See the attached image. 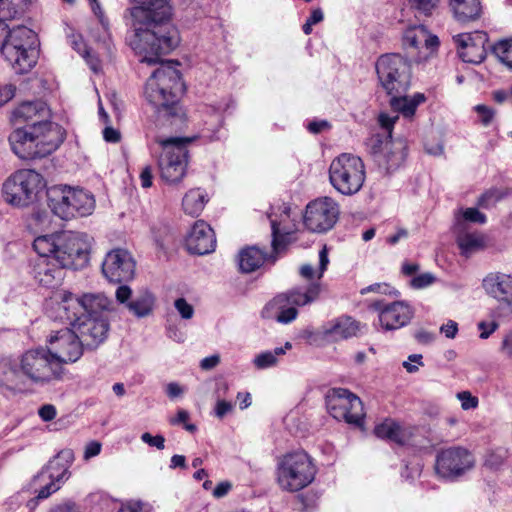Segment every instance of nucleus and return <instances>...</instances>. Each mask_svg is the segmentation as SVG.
<instances>
[{"instance_id": "nucleus-16", "label": "nucleus", "mask_w": 512, "mask_h": 512, "mask_svg": "<svg viewBox=\"0 0 512 512\" xmlns=\"http://www.w3.org/2000/svg\"><path fill=\"white\" fill-rule=\"evenodd\" d=\"M367 146L378 166L388 173L401 167L407 156V143L403 139L375 134L368 139Z\"/></svg>"}, {"instance_id": "nucleus-57", "label": "nucleus", "mask_w": 512, "mask_h": 512, "mask_svg": "<svg viewBox=\"0 0 512 512\" xmlns=\"http://www.w3.org/2000/svg\"><path fill=\"white\" fill-rule=\"evenodd\" d=\"M49 512H84L79 505L71 500L53 506Z\"/></svg>"}, {"instance_id": "nucleus-21", "label": "nucleus", "mask_w": 512, "mask_h": 512, "mask_svg": "<svg viewBox=\"0 0 512 512\" xmlns=\"http://www.w3.org/2000/svg\"><path fill=\"white\" fill-rule=\"evenodd\" d=\"M104 276L114 283L129 281L135 274V261L124 249H114L106 254L102 263Z\"/></svg>"}, {"instance_id": "nucleus-49", "label": "nucleus", "mask_w": 512, "mask_h": 512, "mask_svg": "<svg viewBox=\"0 0 512 512\" xmlns=\"http://www.w3.org/2000/svg\"><path fill=\"white\" fill-rule=\"evenodd\" d=\"M456 398L460 401L463 410H472L478 407V398L469 391L458 392Z\"/></svg>"}, {"instance_id": "nucleus-5", "label": "nucleus", "mask_w": 512, "mask_h": 512, "mask_svg": "<svg viewBox=\"0 0 512 512\" xmlns=\"http://www.w3.org/2000/svg\"><path fill=\"white\" fill-rule=\"evenodd\" d=\"M36 42V34L26 26L6 30L0 52L15 73H27L35 66L38 59Z\"/></svg>"}, {"instance_id": "nucleus-4", "label": "nucleus", "mask_w": 512, "mask_h": 512, "mask_svg": "<svg viewBox=\"0 0 512 512\" xmlns=\"http://www.w3.org/2000/svg\"><path fill=\"white\" fill-rule=\"evenodd\" d=\"M56 129L45 126H16L9 135L12 151L22 160L43 158L59 146Z\"/></svg>"}, {"instance_id": "nucleus-26", "label": "nucleus", "mask_w": 512, "mask_h": 512, "mask_svg": "<svg viewBox=\"0 0 512 512\" xmlns=\"http://www.w3.org/2000/svg\"><path fill=\"white\" fill-rule=\"evenodd\" d=\"M403 45L407 49L417 51L415 61L421 62L427 60L437 50L439 39L430 34L423 25H418L406 29L403 35Z\"/></svg>"}, {"instance_id": "nucleus-41", "label": "nucleus", "mask_w": 512, "mask_h": 512, "mask_svg": "<svg viewBox=\"0 0 512 512\" xmlns=\"http://www.w3.org/2000/svg\"><path fill=\"white\" fill-rule=\"evenodd\" d=\"M374 434L381 439H386L397 444H403L405 436L402 428L392 419H385L374 428Z\"/></svg>"}, {"instance_id": "nucleus-56", "label": "nucleus", "mask_w": 512, "mask_h": 512, "mask_svg": "<svg viewBox=\"0 0 512 512\" xmlns=\"http://www.w3.org/2000/svg\"><path fill=\"white\" fill-rule=\"evenodd\" d=\"M88 1L90 3L92 11L94 12V14L99 19V22H100L102 28L105 31H108V29H109V22H108L107 18L104 16V12H103V10H102L98 0H88Z\"/></svg>"}, {"instance_id": "nucleus-15", "label": "nucleus", "mask_w": 512, "mask_h": 512, "mask_svg": "<svg viewBox=\"0 0 512 512\" xmlns=\"http://www.w3.org/2000/svg\"><path fill=\"white\" fill-rule=\"evenodd\" d=\"M59 310L63 312L77 311L78 316L106 317L105 314L115 311L113 301L104 293H85L75 296L73 293L63 291Z\"/></svg>"}, {"instance_id": "nucleus-14", "label": "nucleus", "mask_w": 512, "mask_h": 512, "mask_svg": "<svg viewBox=\"0 0 512 512\" xmlns=\"http://www.w3.org/2000/svg\"><path fill=\"white\" fill-rule=\"evenodd\" d=\"M476 458L465 447L451 446L441 449L435 460L436 475L446 481H456L474 469Z\"/></svg>"}, {"instance_id": "nucleus-39", "label": "nucleus", "mask_w": 512, "mask_h": 512, "mask_svg": "<svg viewBox=\"0 0 512 512\" xmlns=\"http://www.w3.org/2000/svg\"><path fill=\"white\" fill-rule=\"evenodd\" d=\"M265 312L268 317H274L275 320L282 324H288L296 319L298 311L287 301L275 303V298L266 306Z\"/></svg>"}, {"instance_id": "nucleus-11", "label": "nucleus", "mask_w": 512, "mask_h": 512, "mask_svg": "<svg viewBox=\"0 0 512 512\" xmlns=\"http://www.w3.org/2000/svg\"><path fill=\"white\" fill-rule=\"evenodd\" d=\"M366 179L364 162L359 156L342 153L329 166V181L332 187L344 196L357 194Z\"/></svg>"}, {"instance_id": "nucleus-59", "label": "nucleus", "mask_w": 512, "mask_h": 512, "mask_svg": "<svg viewBox=\"0 0 512 512\" xmlns=\"http://www.w3.org/2000/svg\"><path fill=\"white\" fill-rule=\"evenodd\" d=\"M16 92V87L13 84L0 85V107L10 101Z\"/></svg>"}, {"instance_id": "nucleus-2", "label": "nucleus", "mask_w": 512, "mask_h": 512, "mask_svg": "<svg viewBox=\"0 0 512 512\" xmlns=\"http://www.w3.org/2000/svg\"><path fill=\"white\" fill-rule=\"evenodd\" d=\"M91 245L88 234L74 231L38 236L33 242L39 256H52L55 262L75 270L88 264Z\"/></svg>"}, {"instance_id": "nucleus-37", "label": "nucleus", "mask_w": 512, "mask_h": 512, "mask_svg": "<svg viewBox=\"0 0 512 512\" xmlns=\"http://www.w3.org/2000/svg\"><path fill=\"white\" fill-rule=\"evenodd\" d=\"M400 95L401 94L390 95V105L395 111L401 113L406 118L412 117L415 114L417 107L426 100L423 93H415L412 96Z\"/></svg>"}, {"instance_id": "nucleus-19", "label": "nucleus", "mask_w": 512, "mask_h": 512, "mask_svg": "<svg viewBox=\"0 0 512 512\" xmlns=\"http://www.w3.org/2000/svg\"><path fill=\"white\" fill-rule=\"evenodd\" d=\"M60 317L72 325L83 344L89 348L98 347L107 338L109 322L106 317L78 316L74 310L63 312Z\"/></svg>"}, {"instance_id": "nucleus-50", "label": "nucleus", "mask_w": 512, "mask_h": 512, "mask_svg": "<svg viewBox=\"0 0 512 512\" xmlns=\"http://www.w3.org/2000/svg\"><path fill=\"white\" fill-rule=\"evenodd\" d=\"M175 309L180 314L182 319H191L194 315V308L189 304L185 298H178L174 302Z\"/></svg>"}, {"instance_id": "nucleus-29", "label": "nucleus", "mask_w": 512, "mask_h": 512, "mask_svg": "<svg viewBox=\"0 0 512 512\" xmlns=\"http://www.w3.org/2000/svg\"><path fill=\"white\" fill-rule=\"evenodd\" d=\"M186 247L190 253L205 255L213 252L216 237L213 229L204 221H197L186 237Z\"/></svg>"}, {"instance_id": "nucleus-36", "label": "nucleus", "mask_w": 512, "mask_h": 512, "mask_svg": "<svg viewBox=\"0 0 512 512\" xmlns=\"http://www.w3.org/2000/svg\"><path fill=\"white\" fill-rule=\"evenodd\" d=\"M449 6L460 22L473 21L481 15L480 0H449Z\"/></svg>"}, {"instance_id": "nucleus-44", "label": "nucleus", "mask_w": 512, "mask_h": 512, "mask_svg": "<svg viewBox=\"0 0 512 512\" xmlns=\"http://www.w3.org/2000/svg\"><path fill=\"white\" fill-rule=\"evenodd\" d=\"M328 264V249L324 245L319 251V265L317 270L315 271L310 264H304L300 267V275L307 280H311L315 277L317 279H321L324 275V272L327 270Z\"/></svg>"}, {"instance_id": "nucleus-35", "label": "nucleus", "mask_w": 512, "mask_h": 512, "mask_svg": "<svg viewBox=\"0 0 512 512\" xmlns=\"http://www.w3.org/2000/svg\"><path fill=\"white\" fill-rule=\"evenodd\" d=\"M457 234L456 242L465 257L484 249L485 237L479 232H468L467 230H454Z\"/></svg>"}, {"instance_id": "nucleus-8", "label": "nucleus", "mask_w": 512, "mask_h": 512, "mask_svg": "<svg viewBox=\"0 0 512 512\" xmlns=\"http://www.w3.org/2000/svg\"><path fill=\"white\" fill-rule=\"evenodd\" d=\"M192 141L188 137H157L155 142L162 151L157 159L161 179L169 184L180 183L187 173L189 162L188 144Z\"/></svg>"}, {"instance_id": "nucleus-13", "label": "nucleus", "mask_w": 512, "mask_h": 512, "mask_svg": "<svg viewBox=\"0 0 512 512\" xmlns=\"http://www.w3.org/2000/svg\"><path fill=\"white\" fill-rule=\"evenodd\" d=\"M72 452L62 451L33 478L36 500H44L57 492L69 479V467L72 462Z\"/></svg>"}, {"instance_id": "nucleus-25", "label": "nucleus", "mask_w": 512, "mask_h": 512, "mask_svg": "<svg viewBox=\"0 0 512 512\" xmlns=\"http://www.w3.org/2000/svg\"><path fill=\"white\" fill-rule=\"evenodd\" d=\"M459 57L467 63L479 64L486 57L488 35L484 31L462 33L453 37Z\"/></svg>"}, {"instance_id": "nucleus-7", "label": "nucleus", "mask_w": 512, "mask_h": 512, "mask_svg": "<svg viewBox=\"0 0 512 512\" xmlns=\"http://www.w3.org/2000/svg\"><path fill=\"white\" fill-rule=\"evenodd\" d=\"M23 378L36 386H47L62 381L65 369L46 347L31 348L19 356Z\"/></svg>"}, {"instance_id": "nucleus-30", "label": "nucleus", "mask_w": 512, "mask_h": 512, "mask_svg": "<svg viewBox=\"0 0 512 512\" xmlns=\"http://www.w3.org/2000/svg\"><path fill=\"white\" fill-rule=\"evenodd\" d=\"M66 268L55 262L52 256H40L34 265V278L44 287L55 288L63 281Z\"/></svg>"}, {"instance_id": "nucleus-53", "label": "nucleus", "mask_w": 512, "mask_h": 512, "mask_svg": "<svg viewBox=\"0 0 512 512\" xmlns=\"http://www.w3.org/2000/svg\"><path fill=\"white\" fill-rule=\"evenodd\" d=\"M141 440L151 446L156 447L159 450H163L165 448V438L162 435L153 436L148 432H145L141 435Z\"/></svg>"}, {"instance_id": "nucleus-43", "label": "nucleus", "mask_w": 512, "mask_h": 512, "mask_svg": "<svg viewBox=\"0 0 512 512\" xmlns=\"http://www.w3.org/2000/svg\"><path fill=\"white\" fill-rule=\"evenodd\" d=\"M291 348L292 344L286 342L283 347H276L274 350L261 352L254 357L253 364L259 370L274 367L278 363V357L284 355Z\"/></svg>"}, {"instance_id": "nucleus-27", "label": "nucleus", "mask_w": 512, "mask_h": 512, "mask_svg": "<svg viewBox=\"0 0 512 512\" xmlns=\"http://www.w3.org/2000/svg\"><path fill=\"white\" fill-rule=\"evenodd\" d=\"M133 291L128 285H120L115 291V298L119 304L125 305L130 313L138 318L148 316L154 308L155 297L146 290H140L134 297Z\"/></svg>"}, {"instance_id": "nucleus-6", "label": "nucleus", "mask_w": 512, "mask_h": 512, "mask_svg": "<svg viewBox=\"0 0 512 512\" xmlns=\"http://www.w3.org/2000/svg\"><path fill=\"white\" fill-rule=\"evenodd\" d=\"M47 202L52 213L65 221L88 216L95 209V199L90 192L68 185L48 188Z\"/></svg>"}, {"instance_id": "nucleus-58", "label": "nucleus", "mask_w": 512, "mask_h": 512, "mask_svg": "<svg viewBox=\"0 0 512 512\" xmlns=\"http://www.w3.org/2000/svg\"><path fill=\"white\" fill-rule=\"evenodd\" d=\"M398 119L397 116L395 117H392V116H389L388 114H380L379 115V124L381 125L382 128H384L387 132V135H381L382 137H389V138H392L391 137V132H392V128H393V125L395 123V121Z\"/></svg>"}, {"instance_id": "nucleus-42", "label": "nucleus", "mask_w": 512, "mask_h": 512, "mask_svg": "<svg viewBox=\"0 0 512 512\" xmlns=\"http://www.w3.org/2000/svg\"><path fill=\"white\" fill-rule=\"evenodd\" d=\"M487 217L477 208L459 209L454 214V230H467V222L485 224Z\"/></svg>"}, {"instance_id": "nucleus-34", "label": "nucleus", "mask_w": 512, "mask_h": 512, "mask_svg": "<svg viewBox=\"0 0 512 512\" xmlns=\"http://www.w3.org/2000/svg\"><path fill=\"white\" fill-rule=\"evenodd\" d=\"M268 255L257 246L246 247L238 254V265L241 272L251 273L260 268L267 260Z\"/></svg>"}, {"instance_id": "nucleus-33", "label": "nucleus", "mask_w": 512, "mask_h": 512, "mask_svg": "<svg viewBox=\"0 0 512 512\" xmlns=\"http://www.w3.org/2000/svg\"><path fill=\"white\" fill-rule=\"evenodd\" d=\"M321 285L319 283H311L304 290L293 289L287 293L280 294L275 297V303L287 301L290 305L305 306L314 302L320 295Z\"/></svg>"}, {"instance_id": "nucleus-45", "label": "nucleus", "mask_w": 512, "mask_h": 512, "mask_svg": "<svg viewBox=\"0 0 512 512\" xmlns=\"http://www.w3.org/2000/svg\"><path fill=\"white\" fill-rule=\"evenodd\" d=\"M29 0H0V19L11 20L21 16Z\"/></svg>"}, {"instance_id": "nucleus-61", "label": "nucleus", "mask_w": 512, "mask_h": 512, "mask_svg": "<svg viewBox=\"0 0 512 512\" xmlns=\"http://www.w3.org/2000/svg\"><path fill=\"white\" fill-rule=\"evenodd\" d=\"M38 414L43 421H51L56 417V408L51 404L43 405Z\"/></svg>"}, {"instance_id": "nucleus-60", "label": "nucleus", "mask_w": 512, "mask_h": 512, "mask_svg": "<svg viewBox=\"0 0 512 512\" xmlns=\"http://www.w3.org/2000/svg\"><path fill=\"white\" fill-rule=\"evenodd\" d=\"M440 331L447 338L454 339L458 332V324L453 320H449L440 327Z\"/></svg>"}, {"instance_id": "nucleus-22", "label": "nucleus", "mask_w": 512, "mask_h": 512, "mask_svg": "<svg viewBox=\"0 0 512 512\" xmlns=\"http://www.w3.org/2000/svg\"><path fill=\"white\" fill-rule=\"evenodd\" d=\"M371 308L378 312L379 323L382 329L396 330L406 326L413 316L411 307L401 301L385 304L383 301H375Z\"/></svg>"}, {"instance_id": "nucleus-10", "label": "nucleus", "mask_w": 512, "mask_h": 512, "mask_svg": "<svg viewBox=\"0 0 512 512\" xmlns=\"http://www.w3.org/2000/svg\"><path fill=\"white\" fill-rule=\"evenodd\" d=\"M46 180L34 169H19L3 183L4 200L11 206L24 208L35 203L46 188Z\"/></svg>"}, {"instance_id": "nucleus-20", "label": "nucleus", "mask_w": 512, "mask_h": 512, "mask_svg": "<svg viewBox=\"0 0 512 512\" xmlns=\"http://www.w3.org/2000/svg\"><path fill=\"white\" fill-rule=\"evenodd\" d=\"M47 342L49 346L46 348L62 366L76 362L83 354L84 344L74 329L66 328L57 331L48 338Z\"/></svg>"}, {"instance_id": "nucleus-18", "label": "nucleus", "mask_w": 512, "mask_h": 512, "mask_svg": "<svg viewBox=\"0 0 512 512\" xmlns=\"http://www.w3.org/2000/svg\"><path fill=\"white\" fill-rule=\"evenodd\" d=\"M329 414L339 421L360 426L364 419L363 404L358 396L344 388H334L326 396Z\"/></svg>"}, {"instance_id": "nucleus-28", "label": "nucleus", "mask_w": 512, "mask_h": 512, "mask_svg": "<svg viewBox=\"0 0 512 512\" xmlns=\"http://www.w3.org/2000/svg\"><path fill=\"white\" fill-rule=\"evenodd\" d=\"M486 295L498 303L512 307V275L502 272H490L482 280Z\"/></svg>"}, {"instance_id": "nucleus-12", "label": "nucleus", "mask_w": 512, "mask_h": 512, "mask_svg": "<svg viewBox=\"0 0 512 512\" xmlns=\"http://www.w3.org/2000/svg\"><path fill=\"white\" fill-rule=\"evenodd\" d=\"M378 80L388 95L405 93L411 83L409 62L399 54H385L376 65Z\"/></svg>"}, {"instance_id": "nucleus-62", "label": "nucleus", "mask_w": 512, "mask_h": 512, "mask_svg": "<svg viewBox=\"0 0 512 512\" xmlns=\"http://www.w3.org/2000/svg\"><path fill=\"white\" fill-rule=\"evenodd\" d=\"M233 404L225 400H218L215 406V414L218 418H223L227 413L231 412Z\"/></svg>"}, {"instance_id": "nucleus-17", "label": "nucleus", "mask_w": 512, "mask_h": 512, "mask_svg": "<svg viewBox=\"0 0 512 512\" xmlns=\"http://www.w3.org/2000/svg\"><path fill=\"white\" fill-rule=\"evenodd\" d=\"M340 207L331 197H319L310 201L303 214L305 228L313 233H326L337 223Z\"/></svg>"}, {"instance_id": "nucleus-46", "label": "nucleus", "mask_w": 512, "mask_h": 512, "mask_svg": "<svg viewBox=\"0 0 512 512\" xmlns=\"http://www.w3.org/2000/svg\"><path fill=\"white\" fill-rule=\"evenodd\" d=\"M495 56L512 71V39L500 40L492 46Z\"/></svg>"}, {"instance_id": "nucleus-55", "label": "nucleus", "mask_w": 512, "mask_h": 512, "mask_svg": "<svg viewBox=\"0 0 512 512\" xmlns=\"http://www.w3.org/2000/svg\"><path fill=\"white\" fill-rule=\"evenodd\" d=\"M82 57L85 59L86 63L89 65L90 69L97 73L101 69V62L96 54H94L88 47H84V54Z\"/></svg>"}, {"instance_id": "nucleus-1", "label": "nucleus", "mask_w": 512, "mask_h": 512, "mask_svg": "<svg viewBox=\"0 0 512 512\" xmlns=\"http://www.w3.org/2000/svg\"><path fill=\"white\" fill-rule=\"evenodd\" d=\"M138 3L128 10L127 24L133 29L132 49L141 62L156 64L160 56L175 49L179 32L169 23L172 7L169 0H132Z\"/></svg>"}, {"instance_id": "nucleus-31", "label": "nucleus", "mask_w": 512, "mask_h": 512, "mask_svg": "<svg viewBox=\"0 0 512 512\" xmlns=\"http://www.w3.org/2000/svg\"><path fill=\"white\" fill-rule=\"evenodd\" d=\"M272 230V249L275 254L283 251L295 231V224L291 223L290 208L284 206L279 218L269 215Z\"/></svg>"}, {"instance_id": "nucleus-51", "label": "nucleus", "mask_w": 512, "mask_h": 512, "mask_svg": "<svg viewBox=\"0 0 512 512\" xmlns=\"http://www.w3.org/2000/svg\"><path fill=\"white\" fill-rule=\"evenodd\" d=\"M402 366L408 373H416L420 367L424 366L423 357L421 354H411L402 363Z\"/></svg>"}, {"instance_id": "nucleus-23", "label": "nucleus", "mask_w": 512, "mask_h": 512, "mask_svg": "<svg viewBox=\"0 0 512 512\" xmlns=\"http://www.w3.org/2000/svg\"><path fill=\"white\" fill-rule=\"evenodd\" d=\"M49 116L50 111L45 102L25 101L13 110L11 121L15 126H45L47 129H55L48 120Z\"/></svg>"}, {"instance_id": "nucleus-63", "label": "nucleus", "mask_w": 512, "mask_h": 512, "mask_svg": "<svg viewBox=\"0 0 512 512\" xmlns=\"http://www.w3.org/2000/svg\"><path fill=\"white\" fill-rule=\"evenodd\" d=\"M118 512H148L140 501H129L122 505Z\"/></svg>"}, {"instance_id": "nucleus-3", "label": "nucleus", "mask_w": 512, "mask_h": 512, "mask_svg": "<svg viewBox=\"0 0 512 512\" xmlns=\"http://www.w3.org/2000/svg\"><path fill=\"white\" fill-rule=\"evenodd\" d=\"M184 84L178 69L170 64H162L148 78L144 87V97L157 110H165L170 116L180 111L179 95Z\"/></svg>"}, {"instance_id": "nucleus-48", "label": "nucleus", "mask_w": 512, "mask_h": 512, "mask_svg": "<svg viewBox=\"0 0 512 512\" xmlns=\"http://www.w3.org/2000/svg\"><path fill=\"white\" fill-rule=\"evenodd\" d=\"M502 198V194L498 189H489L477 200V205L484 209H489L493 207L500 199Z\"/></svg>"}, {"instance_id": "nucleus-38", "label": "nucleus", "mask_w": 512, "mask_h": 512, "mask_svg": "<svg viewBox=\"0 0 512 512\" xmlns=\"http://www.w3.org/2000/svg\"><path fill=\"white\" fill-rule=\"evenodd\" d=\"M208 202L207 193L200 189H191L183 197L182 206L186 214L198 216Z\"/></svg>"}, {"instance_id": "nucleus-54", "label": "nucleus", "mask_w": 512, "mask_h": 512, "mask_svg": "<svg viewBox=\"0 0 512 512\" xmlns=\"http://www.w3.org/2000/svg\"><path fill=\"white\" fill-rule=\"evenodd\" d=\"M474 110L476 111V113L479 116L480 121L484 125H489L491 123V121L494 117V111L492 108H490L486 105H483V104H479L474 107Z\"/></svg>"}, {"instance_id": "nucleus-9", "label": "nucleus", "mask_w": 512, "mask_h": 512, "mask_svg": "<svg viewBox=\"0 0 512 512\" xmlns=\"http://www.w3.org/2000/svg\"><path fill=\"white\" fill-rule=\"evenodd\" d=\"M316 473L312 458L304 451L285 454L276 468L277 483L288 492H297L310 485Z\"/></svg>"}, {"instance_id": "nucleus-52", "label": "nucleus", "mask_w": 512, "mask_h": 512, "mask_svg": "<svg viewBox=\"0 0 512 512\" xmlns=\"http://www.w3.org/2000/svg\"><path fill=\"white\" fill-rule=\"evenodd\" d=\"M436 277L432 273H422L411 280V286L417 289L425 288L433 284Z\"/></svg>"}, {"instance_id": "nucleus-47", "label": "nucleus", "mask_w": 512, "mask_h": 512, "mask_svg": "<svg viewBox=\"0 0 512 512\" xmlns=\"http://www.w3.org/2000/svg\"><path fill=\"white\" fill-rule=\"evenodd\" d=\"M440 0H409L410 6L417 13L424 16H431L438 7Z\"/></svg>"}, {"instance_id": "nucleus-24", "label": "nucleus", "mask_w": 512, "mask_h": 512, "mask_svg": "<svg viewBox=\"0 0 512 512\" xmlns=\"http://www.w3.org/2000/svg\"><path fill=\"white\" fill-rule=\"evenodd\" d=\"M230 101L221 99L208 104L204 111L203 127L199 132V138L207 142H214L226 136L224 125V113L229 108Z\"/></svg>"}, {"instance_id": "nucleus-32", "label": "nucleus", "mask_w": 512, "mask_h": 512, "mask_svg": "<svg viewBox=\"0 0 512 512\" xmlns=\"http://www.w3.org/2000/svg\"><path fill=\"white\" fill-rule=\"evenodd\" d=\"M360 331V323L350 316H341L329 322L323 330L326 338L339 341L355 337Z\"/></svg>"}, {"instance_id": "nucleus-40", "label": "nucleus", "mask_w": 512, "mask_h": 512, "mask_svg": "<svg viewBox=\"0 0 512 512\" xmlns=\"http://www.w3.org/2000/svg\"><path fill=\"white\" fill-rule=\"evenodd\" d=\"M22 372H20L19 360L16 363L8 359L0 360V385L14 389L20 383Z\"/></svg>"}, {"instance_id": "nucleus-64", "label": "nucleus", "mask_w": 512, "mask_h": 512, "mask_svg": "<svg viewBox=\"0 0 512 512\" xmlns=\"http://www.w3.org/2000/svg\"><path fill=\"white\" fill-rule=\"evenodd\" d=\"M500 351L505 356L512 358V332L507 334L503 338V340L501 342V346H500Z\"/></svg>"}]
</instances>
